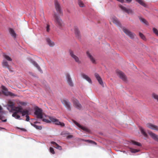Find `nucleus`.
<instances>
[{
	"label": "nucleus",
	"mask_w": 158,
	"mask_h": 158,
	"mask_svg": "<svg viewBox=\"0 0 158 158\" xmlns=\"http://www.w3.org/2000/svg\"><path fill=\"white\" fill-rule=\"evenodd\" d=\"M47 42L48 44L51 47H53L54 45V43L52 41L50 40L48 38H47L46 39Z\"/></svg>",
	"instance_id": "bb28decb"
},
{
	"label": "nucleus",
	"mask_w": 158,
	"mask_h": 158,
	"mask_svg": "<svg viewBox=\"0 0 158 158\" xmlns=\"http://www.w3.org/2000/svg\"><path fill=\"white\" fill-rule=\"evenodd\" d=\"M78 4L79 6L81 7H84L85 6L83 3L81 1H78Z\"/></svg>",
	"instance_id": "f704fd0d"
},
{
	"label": "nucleus",
	"mask_w": 158,
	"mask_h": 158,
	"mask_svg": "<svg viewBox=\"0 0 158 158\" xmlns=\"http://www.w3.org/2000/svg\"><path fill=\"white\" fill-rule=\"evenodd\" d=\"M51 143L53 145L54 147H55V148L60 150H62V147L61 146L59 145L56 142L53 141H52L51 142Z\"/></svg>",
	"instance_id": "4be33fe9"
},
{
	"label": "nucleus",
	"mask_w": 158,
	"mask_h": 158,
	"mask_svg": "<svg viewBox=\"0 0 158 158\" xmlns=\"http://www.w3.org/2000/svg\"><path fill=\"white\" fill-rule=\"evenodd\" d=\"M62 102L69 110L71 109L70 103L67 99H63Z\"/></svg>",
	"instance_id": "2eb2a0df"
},
{
	"label": "nucleus",
	"mask_w": 158,
	"mask_h": 158,
	"mask_svg": "<svg viewBox=\"0 0 158 158\" xmlns=\"http://www.w3.org/2000/svg\"><path fill=\"white\" fill-rule=\"evenodd\" d=\"M49 150L50 152L52 154H54L55 152L54 151V149L50 147L49 148Z\"/></svg>",
	"instance_id": "79ce46f5"
},
{
	"label": "nucleus",
	"mask_w": 158,
	"mask_h": 158,
	"mask_svg": "<svg viewBox=\"0 0 158 158\" xmlns=\"http://www.w3.org/2000/svg\"><path fill=\"white\" fill-rule=\"evenodd\" d=\"M131 143L134 144L139 146H141V145L140 143L134 140H132Z\"/></svg>",
	"instance_id": "473e14b6"
},
{
	"label": "nucleus",
	"mask_w": 158,
	"mask_h": 158,
	"mask_svg": "<svg viewBox=\"0 0 158 158\" xmlns=\"http://www.w3.org/2000/svg\"><path fill=\"white\" fill-rule=\"evenodd\" d=\"M73 122L78 127L82 129L84 131L87 132H89V130L87 128L81 126L79 123H77L76 121H74Z\"/></svg>",
	"instance_id": "f3484780"
},
{
	"label": "nucleus",
	"mask_w": 158,
	"mask_h": 158,
	"mask_svg": "<svg viewBox=\"0 0 158 158\" xmlns=\"http://www.w3.org/2000/svg\"><path fill=\"white\" fill-rule=\"evenodd\" d=\"M153 32L158 36V30L155 28H153L152 29Z\"/></svg>",
	"instance_id": "c9c22d12"
},
{
	"label": "nucleus",
	"mask_w": 158,
	"mask_h": 158,
	"mask_svg": "<svg viewBox=\"0 0 158 158\" xmlns=\"http://www.w3.org/2000/svg\"><path fill=\"white\" fill-rule=\"evenodd\" d=\"M30 73V74H31V75H32V76H33L32 73H31V72H30V73Z\"/></svg>",
	"instance_id": "3c124183"
},
{
	"label": "nucleus",
	"mask_w": 158,
	"mask_h": 158,
	"mask_svg": "<svg viewBox=\"0 0 158 158\" xmlns=\"http://www.w3.org/2000/svg\"><path fill=\"white\" fill-rule=\"evenodd\" d=\"M86 54L87 56L89 57L92 63L94 64H96V62L95 58L91 55L90 54L89 52H86Z\"/></svg>",
	"instance_id": "a211bd4d"
},
{
	"label": "nucleus",
	"mask_w": 158,
	"mask_h": 158,
	"mask_svg": "<svg viewBox=\"0 0 158 158\" xmlns=\"http://www.w3.org/2000/svg\"><path fill=\"white\" fill-rule=\"evenodd\" d=\"M32 63L35 67H36L37 68V69L39 70V71H41V69L40 66L36 62H35L34 61H33L32 62Z\"/></svg>",
	"instance_id": "7c9ffc66"
},
{
	"label": "nucleus",
	"mask_w": 158,
	"mask_h": 158,
	"mask_svg": "<svg viewBox=\"0 0 158 158\" xmlns=\"http://www.w3.org/2000/svg\"><path fill=\"white\" fill-rule=\"evenodd\" d=\"M9 31L11 36L14 38H15L16 35L14 31L12 28H10L9 29Z\"/></svg>",
	"instance_id": "a878e982"
},
{
	"label": "nucleus",
	"mask_w": 158,
	"mask_h": 158,
	"mask_svg": "<svg viewBox=\"0 0 158 158\" xmlns=\"http://www.w3.org/2000/svg\"><path fill=\"white\" fill-rule=\"evenodd\" d=\"M33 126L37 129L41 130L42 128L41 126H38L35 124H33Z\"/></svg>",
	"instance_id": "4c0bfd02"
},
{
	"label": "nucleus",
	"mask_w": 158,
	"mask_h": 158,
	"mask_svg": "<svg viewBox=\"0 0 158 158\" xmlns=\"http://www.w3.org/2000/svg\"><path fill=\"white\" fill-rule=\"evenodd\" d=\"M111 20L112 22L117 26L121 27V24L118 19L115 17H113L111 18Z\"/></svg>",
	"instance_id": "ddd939ff"
},
{
	"label": "nucleus",
	"mask_w": 158,
	"mask_h": 158,
	"mask_svg": "<svg viewBox=\"0 0 158 158\" xmlns=\"http://www.w3.org/2000/svg\"><path fill=\"white\" fill-rule=\"evenodd\" d=\"M82 77L88 81L90 83H92V81L91 79L87 75L84 74H82Z\"/></svg>",
	"instance_id": "b1692460"
},
{
	"label": "nucleus",
	"mask_w": 158,
	"mask_h": 158,
	"mask_svg": "<svg viewBox=\"0 0 158 158\" xmlns=\"http://www.w3.org/2000/svg\"><path fill=\"white\" fill-rule=\"evenodd\" d=\"M55 5L57 13L60 15H62L63 14L60 8V6L58 1L56 0L55 1Z\"/></svg>",
	"instance_id": "9b49d317"
},
{
	"label": "nucleus",
	"mask_w": 158,
	"mask_h": 158,
	"mask_svg": "<svg viewBox=\"0 0 158 158\" xmlns=\"http://www.w3.org/2000/svg\"><path fill=\"white\" fill-rule=\"evenodd\" d=\"M123 31L127 35L129 36L130 38L133 39L134 38L135 34L129 31L125 27L123 28Z\"/></svg>",
	"instance_id": "1a4fd4ad"
},
{
	"label": "nucleus",
	"mask_w": 158,
	"mask_h": 158,
	"mask_svg": "<svg viewBox=\"0 0 158 158\" xmlns=\"http://www.w3.org/2000/svg\"><path fill=\"white\" fill-rule=\"evenodd\" d=\"M139 129L141 131V134L145 137H147L148 135L145 131L144 129L141 127H139Z\"/></svg>",
	"instance_id": "5701e85b"
},
{
	"label": "nucleus",
	"mask_w": 158,
	"mask_h": 158,
	"mask_svg": "<svg viewBox=\"0 0 158 158\" xmlns=\"http://www.w3.org/2000/svg\"><path fill=\"white\" fill-rule=\"evenodd\" d=\"M119 7L122 10L125 11L128 14H133L134 13L133 11L131 9L127 8L126 7H124L122 5H120Z\"/></svg>",
	"instance_id": "dca6fc26"
},
{
	"label": "nucleus",
	"mask_w": 158,
	"mask_h": 158,
	"mask_svg": "<svg viewBox=\"0 0 158 158\" xmlns=\"http://www.w3.org/2000/svg\"><path fill=\"white\" fill-rule=\"evenodd\" d=\"M2 110V108L0 105V112H1V111Z\"/></svg>",
	"instance_id": "8fccbe9b"
},
{
	"label": "nucleus",
	"mask_w": 158,
	"mask_h": 158,
	"mask_svg": "<svg viewBox=\"0 0 158 158\" xmlns=\"http://www.w3.org/2000/svg\"><path fill=\"white\" fill-rule=\"evenodd\" d=\"M152 97L155 99L158 102V95L155 94H152Z\"/></svg>",
	"instance_id": "e433bc0d"
},
{
	"label": "nucleus",
	"mask_w": 158,
	"mask_h": 158,
	"mask_svg": "<svg viewBox=\"0 0 158 158\" xmlns=\"http://www.w3.org/2000/svg\"><path fill=\"white\" fill-rule=\"evenodd\" d=\"M2 93L4 95L6 96H14L16 95L8 91L7 89L4 86L2 85L1 87Z\"/></svg>",
	"instance_id": "20e7f679"
},
{
	"label": "nucleus",
	"mask_w": 158,
	"mask_h": 158,
	"mask_svg": "<svg viewBox=\"0 0 158 158\" xmlns=\"http://www.w3.org/2000/svg\"><path fill=\"white\" fill-rule=\"evenodd\" d=\"M94 75L97 80L98 81L99 84L101 85L103 87H104V85L103 83V82L100 76L98 75V74L97 73H95L94 74Z\"/></svg>",
	"instance_id": "4468645a"
},
{
	"label": "nucleus",
	"mask_w": 158,
	"mask_h": 158,
	"mask_svg": "<svg viewBox=\"0 0 158 158\" xmlns=\"http://www.w3.org/2000/svg\"><path fill=\"white\" fill-rule=\"evenodd\" d=\"M23 130H25V129H23Z\"/></svg>",
	"instance_id": "5fc2aeb1"
},
{
	"label": "nucleus",
	"mask_w": 158,
	"mask_h": 158,
	"mask_svg": "<svg viewBox=\"0 0 158 158\" xmlns=\"http://www.w3.org/2000/svg\"><path fill=\"white\" fill-rule=\"evenodd\" d=\"M117 1L121 2L122 3H124V0H116Z\"/></svg>",
	"instance_id": "49530a36"
},
{
	"label": "nucleus",
	"mask_w": 158,
	"mask_h": 158,
	"mask_svg": "<svg viewBox=\"0 0 158 158\" xmlns=\"http://www.w3.org/2000/svg\"><path fill=\"white\" fill-rule=\"evenodd\" d=\"M53 17L54 21L56 26L60 29H61L64 25L62 20L56 13L54 14Z\"/></svg>",
	"instance_id": "7ed1b4c3"
},
{
	"label": "nucleus",
	"mask_w": 158,
	"mask_h": 158,
	"mask_svg": "<svg viewBox=\"0 0 158 158\" xmlns=\"http://www.w3.org/2000/svg\"><path fill=\"white\" fill-rule=\"evenodd\" d=\"M139 18L141 22H142L146 25H148V23L145 19L141 17H139Z\"/></svg>",
	"instance_id": "cd10ccee"
},
{
	"label": "nucleus",
	"mask_w": 158,
	"mask_h": 158,
	"mask_svg": "<svg viewBox=\"0 0 158 158\" xmlns=\"http://www.w3.org/2000/svg\"><path fill=\"white\" fill-rule=\"evenodd\" d=\"M49 25L48 24L47 25V26L46 27L47 28V32H49L50 30V28H49Z\"/></svg>",
	"instance_id": "37998d69"
},
{
	"label": "nucleus",
	"mask_w": 158,
	"mask_h": 158,
	"mask_svg": "<svg viewBox=\"0 0 158 158\" xmlns=\"http://www.w3.org/2000/svg\"><path fill=\"white\" fill-rule=\"evenodd\" d=\"M147 127L152 129L158 131V127L153 125L150 123H148L147 124Z\"/></svg>",
	"instance_id": "aec40b11"
},
{
	"label": "nucleus",
	"mask_w": 158,
	"mask_h": 158,
	"mask_svg": "<svg viewBox=\"0 0 158 158\" xmlns=\"http://www.w3.org/2000/svg\"><path fill=\"white\" fill-rule=\"evenodd\" d=\"M38 123V122H36L35 123Z\"/></svg>",
	"instance_id": "864d4df0"
},
{
	"label": "nucleus",
	"mask_w": 158,
	"mask_h": 158,
	"mask_svg": "<svg viewBox=\"0 0 158 158\" xmlns=\"http://www.w3.org/2000/svg\"><path fill=\"white\" fill-rule=\"evenodd\" d=\"M73 135H69L67 136V139H70L73 138Z\"/></svg>",
	"instance_id": "a18cd8bd"
},
{
	"label": "nucleus",
	"mask_w": 158,
	"mask_h": 158,
	"mask_svg": "<svg viewBox=\"0 0 158 158\" xmlns=\"http://www.w3.org/2000/svg\"><path fill=\"white\" fill-rule=\"evenodd\" d=\"M125 0L126 1V2L127 3H128L131 2L132 1V0Z\"/></svg>",
	"instance_id": "de8ad7c7"
},
{
	"label": "nucleus",
	"mask_w": 158,
	"mask_h": 158,
	"mask_svg": "<svg viewBox=\"0 0 158 158\" xmlns=\"http://www.w3.org/2000/svg\"><path fill=\"white\" fill-rule=\"evenodd\" d=\"M26 120L27 121H29V117L28 116V115H26Z\"/></svg>",
	"instance_id": "c03bdc74"
},
{
	"label": "nucleus",
	"mask_w": 158,
	"mask_h": 158,
	"mask_svg": "<svg viewBox=\"0 0 158 158\" xmlns=\"http://www.w3.org/2000/svg\"><path fill=\"white\" fill-rule=\"evenodd\" d=\"M48 118L50 120H51V122H52L56 125H60L61 127H64V123L60 122L58 120L56 119V118L50 116Z\"/></svg>",
	"instance_id": "0eeeda50"
},
{
	"label": "nucleus",
	"mask_w": 158,
	"mask_h": 158,
	"mask_svg": "<svg viewBox=\"0 0 158 158\" xmlns=\"http://www.w3.org/2000/svg\"><path fill=\"white\" fill-rule=\"evenodd\" d=\"M139 35L140 37L143 40H145V38L144 35L142 33H139Z\"/></svg>",
	"instance_id": "a19ab883"
},
{
	"label": "nucleus",
	"mask_w": 158,
	"mask_h": 158,
	"mask_svg": "<svg viewBox=\"0 0 158 158\" xmlns=\"http://www.w3.org/2000/svg\"><path fill=\"white\" fill-rule=\"evenodd\" d=\"M2 94V93L1 91H0V95H1Z\"/></svg>",
	"instance_id": "603ef678"
},
{
	"label": "nucleus",
	"mask_w": 158,
	"mask_h": 158,
	"mask_svg": "<svg viewBox=\"0 0 158 158\" xmlns=\"http://www.w3.org/2000/svg\"><path fill=\"white\" fill-rule=\"evenodd\" d=\"M82 140H83V141H85V142H88L89 143H93V144H95V145L96 144V142H95L91 140H84V139H82Z\"/></svg>",
	"instance_id": "72a5a7b5"
},
{
	"label": "nucleus",
	"mask_w": 158,
	"mask_h": 158,
	"mask_svg": "<svg viewBox=\"0 0 158 158\" xmlns=\"http://www.w3.org/2000/svg\"><path fill=\"white\" fill-rule=\"evenodd\" d=\"M3 56L4 58L7 60L9 61H12L11 58L8 55L5 54V53H3Z\"/></svg>",
	"instance_id": "c756f323"
},
{
	"label": "nucleus",
	"mask_w": 158,
	"mask_h": 158,
	"mask_svg": "<svg viewBox=\"0 0 158 158\" xmlns=\"http://www.w3.org/2000/svg\"><path fill=\"white\" fill-rule=\"evenodd\" d=\"M42 121L43 122H46V123H49L51 122V120H50V119H49V120H48L46 119L43 118L42 119Z\"/></svg>",
	"instance_id": "ea45409f"
},
{
	"label": "nucleus",
	"mask_w": 158,
	"mask_h": 158,
	"mask_svg": "<svg viewBox=\"0 0 158 158\" xmlns=\"http://www.w3.org/2000/svg\"><path fill=\"white\" fill-rule=\"evenodd\" d=\"M17 109H18L17 111L14 112L12 114V116L16 119H18L20 118V115L18 114L19 113L22 114V116H24L25 115H26L29 114V110L26 109L23 110V108L21 106H20L19 107H17Z\"/></svg>",
	"instance_id": "f03ea898"
},
{
	"label": "nucleus",
	"mask_w": 158,
	"mask_h": 158,
	"mask_svg": "<svg viewBox=\"0 0 158 158\" xmlns=\"http://www.w3.org/2000/svg\"><path fill=\"white\" fill-rule=\"evenodd\" d=\"M69 54L73 58L75 61L79 64L81 63V61L80 60L79 58L75 55L73 53V52L71 50L69 51Z\"/></svg>",
	"instance_id": "9d476101"
},
{
	"label": "nucleus",
	"mask_w": 158,
	"mask_h": 158,
	"mask_svg": "<svg viewBox=\"0 0 158 158\" xmlns=\"http://www.w3.org/2000/svg\"><path fill=\"white\" fill-rule=\"evenodd\" d=\"M116 72L117 75L124 81H126L127 80V78L124 74L120 70H117Z\"/></svg>",
	"instance_id": "6e6552de"
},
{
	"label": "nucleus",
	"mask_w": 158,
	"mask_h": 158,
	"mask_svg": "<svg viewBox=\"0 0 158 158\" xmlns=\"http://www.w3.org/2000/svg\"><path fill=\"white\" fill-rule=\"evenodd\" d=\"M71 101L73 103L74 107L79 110H80L82 109V106L77 99L73 98H72Z\"/></svg>",
	"instance_id": "423d86ee"
},
{
	"label": "nucleus",
	"mask_w": 158,
	"mask_h": 158,
	"mask_svg": "<svg viewBox=\"0 0 158 158\" xmlns=\"http://www.w3.org/2000/svg\"><path fill=\"white\" fill-rule=\"evenodd\" d=\"M17 103L18 105V106H15V102L11 100H9L8 101L7 104V107L8 110L9 111L13 112L14 111L16 112L18 110L17 109V107H19L20 105H25L26 103L24 102L18 101L17 102Z\"/></svg>",
	"instance_id": "f257e3e1"
},
{
	"label": "nucleus",
	"mask_w": 158,
	"mask_h": 158,
	"mask_svg": "<svg viewBox=\"0 0 158 158\" xmlns=\"http://www.w3.org/2000/svg\"><path fill=\"white\" fill-rule=\"evenodd\" d=\"M148 134L153 139L158 142V136L157 135L151 131L149 132Z\"/></svg>",
	"instance_id": "6ab92c4d"
},
{
	"label": "nucleus",
	"mask_w": 158,
	"mask_h": 158,
	"mask_svg": "<svg viewBox=\"0 0 158 158\" xmlns=\"http://www.w3.org/2000/svg\"><path fill=\"white\" fill-rule=\"evenodd\" d=\"M135 1L144 7H146L147 6L146 4L142 0H135Z\"/></svg>",
	"instance_id": "393cba45"
},
{
	"label": "nucleus",
	"mask_w": 158,
	"mask_h": 158,
	"mask_svg": "<svg viewBox=\"0 0 158 158\" xmlns=\"http://www.w3.org/2000/svg\"><path fill=\"white\" fill-rule=\"evenodd\" d=\"M74 29L75 34L76 35V37L79 38L80 36V31L78 30V28L77 27H74Z\"/></svg>",
	"instance_id": "412c9836"
},
{
	"label": "nucleus",
	"mask_w": 158,
	"mask_h": 158,
	"mask_svg": "<svg viewBox=\"0 0 158 158\" xmlns=\"http://www.w3.org/2000/svg\"><path fill=\"white\" fill-rule=\"evenodd\" d=\"M35 112L34 114L36 116V118L42 119L43 118L42 110L41 109L38 107L35 108Z\"/></svg>",
	"instance_id": "39448f33"
},
{
	"label": "nucleus",
	"mask_w": 158,
	"mask_h": 158,
	"mask_svg": "<svg viewBox=\"0 0 158 158\" xmlns=\"http://www.w3.org/2000/svg\"><path fill=\"white\" fill-rule=\"evenodd\" d=\"M130 151L131 152L135 153L138 152L139 151V150L137 149L131 148L130 149Z\"/></svg>",
	"instance_id": "58836bf2"
},
{
	"label": "nucleus",
	"mask_w": 158,
	"mask_h": 158,
	"mask_svg": "<svg viewBox=\"0 0 158 158\" xmlns=\"http://www.w3.org/2000/svg\"><path fill=\"white\" fill-rule=\"evenodd\" d=\"M66 76L67 81L68 85L71 87L73 86L74 85L73 83L69 74V73H67Z\"/></svg>",
	"instance_id": "f8f14e48"
},
{
	"label": "nucleus",
	"mask_w": 158,
	"mask_h": 158,
	"mask_svg": "<svg viewBox=\"0 0 158 158\" xmlns=\"http://www.w3.org/2000/svg\"><path fill=\"white\" fill-rule=\"evenodd\" d=\"M6 119H4V120H2V121L3 122H6Z\"/></svg>",
	"instance_id": "09e8293b"
},
{
	"label": "nucleus",
	"mask_w": 158,
	"mask_h": 158,
	"mask_svg": "<svg viewBox=\"0 0 158 158\" xmlns=\"http://www.w3.org/2000/svg\"><path fill=\"white\" fill-rule=\"evenodd\" d=\"M2 64L3 66H5L9 68V65L7 62L5 60H4L2 62Z\"/></svg>",
	"instance_id": "2f4dec72"
},
{
	"label": "nucleus",
	"mask_w": 158,
	"mask_h": 158,
	"mask_svg": "<svg viewBox=\"0 0 158 158\" xmlns=\"http://www.w3.org/2000/svg\"><path fill=\"white\" fill-rule=\"evenodd\" d=\"M139 18L141 22H142L146 25H148V23L145 19L141 17H139Z\"/></svg>",
	"instance_id": "c85d7f7f"
}]
</instances>
